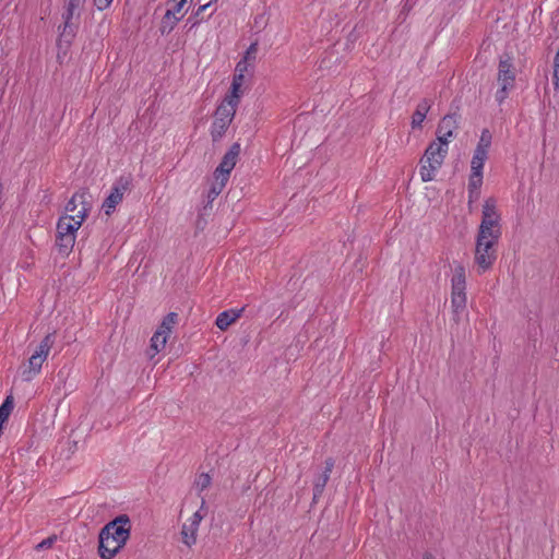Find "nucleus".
Instances as JSON below:
<instances>
[{
  "instance_id": "obj_1",
  "label": "nucleus",
  "mask_w": 559,
  "mask_h": 559,
  "mask_svg": "<svg viewBox=\"0 0 559 559\" xmlns=\"http://www.w3.org/2000/svg\"><path fill=\"white\" fill-rule=\"evenodd\" d=\"M131 520L126 513L106 523L98 533L97 552L102 559H114L131 536Z\"/></svg>"
},
{
  "instance_id": "obj_2",
  "label": "nucleus",
  "mask_w": 559,
  "mask_h": 559,
  "mask_svg": "<svg viewBox=\"0 0 559 559\" xmlns=\"http://www.w3.org/2000/svg\"><path fill=\"white\" fill-rule=\"evenodd\" d=\"M73 215L59 217L56 227V247L62 257H69L75 243V234L80 228V222H74Z\"/></svg>"
},
{
  "instance_id": "obj_3",
  "label": "nucleus",
  "mask_w": 559,
  "mask_h": 559,
  "mask_svg": "<svg viewBox=\"0 0 559 559\" xmlns=\"http://www.w3.org/2000/svg\"><path fill=\"white\" fill-rule=\"evenodd\" d=\"M497 81L500 85V88L496 93V100L498 104H502L508 97V92L512 90L515 84V69L513 66V58L508 52H504L502 56H500Z\"/></svg>"
},
{
  "instance_id": "obj_4",
  "label": "nucleus",
  "mask_w": 559,
  "mask_h": 559,
  "mask_svg": "<svg viewBox=\"0 0 559 559\" xmlns=\"http://www.w3.org/2000/svg\"><path fill=\"white\" fill-rule=\"evenodd\" d=\"M466 276L465 267L457 264L451 280V305L455 314L454 320L459 321V313L466 307Z\"/></svg>"
},
{
  "instance_id": "obj_5",
  "label": "nucleus",
  "mask_w": 559,
  "mask_h": 559,
  "mask_svg": "<svg viewBox=\"0 0 559 559\" xmlns=\"http://www.w3.org/2000/svg\"><path fill=\"white\" fill-rule=\"evenodd\" d=\"M498 242L499 240L491 238H476L475 263L483 272L489 270L497 260Z\"/></svg>"
},
{
  "instance_id": "obj_6",
  "label": "nucleus",
  "mask_w": 559,
  "mask_h": 559,
  "mask_svg": "<svg viewBox=\"0 0 559 559\" xmlns=\"http://www.w3.org/2000/svg\"><path fill=\"white\" fill-rule=\"evenodd\" d=\"M132 175L120 176L114 183L109 195L104 200L102 209L106 215H110L116 206L122 201L126 191L132 188Z\"/></svg>"
},
{
  "instance_id": "obj_7",
  "label": "nucleus",
  "mask_w": 559,
  "mask_h": 559,
  "mask_svg": "<svg viewBox=\"0 0 559 559\" xmlns=\"http://www.w3.org/2000/svg\"><path fill=\"white\" fill-rule=\"evenodd\" d=\"M236 110L228 108L224 103H221L217 106L214 112V121L211 127V138L214 143L218 142L224 136L234 120Z\"/></svg>"
},
{
  "instance_id": "obj_8",
  "label": "nucleus",
  "mask_w": 559,
  "mask_h": 559,
  "mask_svg": "<svg viewBox=\"0 0 559 559\" xmlns=\"http://www.w3.org/2000/svg\"><path fill=\"white\" fill-rule=\"evenodd\" d=\"M240 152V143L235 142L234 144H231V146L224 154L219 165L216 167L214 171V176L216 179H218L219 177L229 179L230 173L237 164Z\"/></svg>"
},
{
  "instance_id": "obj_9",
  "label": "nucleus",
  "mask_w": 559,
  "mask_h": 559,
  "mask_svg": "<svg viewBox=\"0 0 559 559\" xmlns=\"http://www.w3.org/2000/svg\"><path fill=\"white\" fill-rule=\"evenodd\" d=\"M204 507H205V500L202 499L200 510L193 513L189 524L185 523L181 527V540L188 547H191L197 542V532H198L200 522L203 519V515L201 514V510Z\"/></svg>"
},
{
  "instance_id": "obj_10",
  "label": "nucleus",
  "mask_w": 559,
  "mask_h": 559,
  "mask_svg": "<svg viewBox=\"0 0 559 559\" xmlns=\"http://www.w3.org/2000/svg\"><path fill=\"white\" fill-rule=\"evenodd\" d=\"M324 464L325 466L323 472L313 481L312 504H316L322 496L324 488L330 479V475L334 467L335 461L333 457H328Z\"/></svg>"
},
{
  "instance_id": "obj_11",
  "label": "nucleus",
  "mask_w": 559,
  "mask_h": 559,
  "mask_svg": "<svg viewBox=\"0 0 559 559\" xmlns=\"http://www.w3.org/2000/svg\"><path fill=\"white\" fill-rule=\"evenodd\" d=\"M502 235L501 219H481L476 238L499 240Z\"/></svg>"
},
{
  "instance_id": "obj_12",
  "label": "nucleus",
  "mask_w": 559,
  "mask_h": 559,
  "mask_svg": "<svg viewBox=\"0 0 559 559\" xmlns=\"http://www.w3.org/2000/svg\"><path fill=\"white\" fill-rule=\"evenodd\" d=\"M243 311L245 307H241L239 309L225 310L217 316L215 320V325L221 331H226L234 322L237 321V319L241 317Z\"/></svg>"
},
{
  "instance_id": "obj_13",
  "label": "nucleus",
  "mask_w": 559,
  "mask_h": 559,
  "mask_svg": "<svg viewBox=\"0 0 559 559\" xmlns=\"http://www.w3.org/2000/svg\"><path fill=\"white\" fill-rule=\"evenodd\" d=\"M44 358L39 355L33 353V355L28 358L27 365L22 366L21 377L23 381H31L35 374H37L44 362Z\"/></svg>"
},
{
  "instance_id": "obj_14",
  "label": "nucleus",
  "mask_w": 559,
  "mask_h": 559,
  "mask_svg": "<svg viewBox=\"0 0 559 559\" xmlns=\"http://www.w3.org/2000/svg\"><path fill=\"white\" fill-rule=\"evenodd\" d=\"M461 119V115L457 112H452L445 115L439 122L437 127V133L444 132V135L454 136V131L459 128V120Z\"/></svg>"
},
{
  "instance_id": "obj_15",
  "label": "nucleus",
  "mask_w": 559,
  "mask_h": 559,
  "mask_svg": "<svg viewBox=\"0 0 559 559\" xmlns=\"http://www.w3.org/2000/svg\"><path fill=\"white\" fill-rule=\"evenodd\" d=\"M488 158V152L475 148L472 162H471V174L469 177H475L478 180L483 179V168L486 159Z\"/></svg>"
},
{
  "instance_id": "obj_16",
  "label": "nucleus",
  "mask_w": 559,
  "mask_h": 559,
  "mask_svg": "<svg viewBox=\"0 0 559 559\" xmlns=\"http://www.w3.org/2000/svg\"><path fill=\"white\" fill-rule=\"evenodd\" d=\"M431 105H432V100H430L428 98H423L418 103V105L412 116V128L413 129H417V128L420 129L423 127V122L426 119V116H427L428 111L430 110Z\"/></svg>"
},
{
  "instance_id": "obj_17",
  "label": "nucleus",
  "mask_w": 559,
  "mask_h": 559,
  "mask_svg": "<svg viewBox=\"0 0 559 559\" xmlns=\"http://www.w3.org/2000/svg\"><path fill=\"white\" fill-rule=\"evenodd\" d=\"M185 16V14L180 16H174L173 13L166 11L164 16L162 17L160 24H159V33L162 36L169 35L179 21Z\"/></svg>"
},
{
  "instance_id": "obj_18",
  "label": "nucleus",
  "mask_w": 559,
  "mask_h": 559,
  "mask_svg": "<svg viewBox=\"0 0 559 559\" xmlns=\"http://www.w3.org/2000/svg\"><path fill=\"white\" fill-rule=\"evenodd\" d=\"M445 156H447V153L441 152V146L437 145V142H431L427 146L425 154L420 159V163H424V162L435 163V162L441 160V164H442Z\"/></svg>"
},
{
  "instance_id": "obj_19",
  "label": "nucleus",
  "mask_w": 559,
  "mask_h": 559,
  "mask_svg": "<svg viewBox=\"0 0 559 559\" xmlns=\"http://www.w3.org/2000/svg\"><path fill=\"white\" fill-rule=\"evenodd\" d=\"M501 219V214L497 210V200L489 197L485 200L481 210V219Z\"/></svg>"
},
{
  "instance_id": "obj_20",
  "label": "nucleus",
  "mask_w": 559,
  "mask_h": 559,
  "mask_svg": "<svg viewBox=\"0 0 559 559\" xmlns=\"http://www.w3.org/2000/svg\"><path fill=\"white\" fill-rule=\"evenodd\" d=\"M228 179L224 177H219L218 179L215 178V181L212 183L209 192H207V210H212V202L218 197V194L222 192L223 188L227 183Z\"/></svg>"
},
{
  "instance_id": "obj_21",
  "label": "nucleus",
  "mask_w": 559,
  "mask_h": 559,
  "mask_svg": "<svg viewBox=\"0 0 559 559\" xmlns=\"http://www.w3.org/2000/svg\"><path fill=\"white\" fill-rule=\"evenodd\" d=\"M168 335L164 334V330H156L154 335L151 338L150 349L153 352L151 356L153 357L155 354L159 353L167 343Z\"/></svg>"
},
{
  "instance_id": "obj_22",
  "label": "nucleus",
  "mask_w": 559,
  "mask_h": 559,
  "mask_svg": "<svg viewBox=\"0 0 559 559\" xmlns=\"http://www.w3.org/2000/svg\"><path fill=\"white\" fill-rule=\"evenodd\" d=\"M420 177L424 182H429L433 180V173L441 167V160L431 163V162H424L420 163Z\"/></svg>"
},
{
  "instance_id": "obj_23",
  "label": "nucleus",
  "mask_w": 559,
  "mask_h": 559,
  "mask_svg": "<svg viewBox=\"0 0 559 559\" xmlns=\"http://www.w3.org/2000/svg\"><path fill=\"white\" fill-rule=\"evenodd\" d=\"M483 186V179L478 180L475 177H468V185H467V191H468V203L473 204L476 202L480 197V189Z\"/></svg>"
},
{
  "instance_id": "obj_24",
  "label": "nucleus",
  "mask_w": 559,
  "mask_h": 559,
  "mask_svg": "<svg viewBox=\"0 0 559 559\" xmlns=\"http://www.w3.org/2000/svg\"><path fill=\"white\" fill-rule=\"evenodd\" d=\"M55 332L53 333H48L43 340L41 342L39 343V345L37 346V348L35 349V354L36 355H39L41 358H46L47 355H48V352L50 349V347L52 346L53 342H55Z\"/></svg>"
},
{
  "instance_id": "obj_25",
  "label": "nucleus",
  "mask_w": 559,
  "mask_h": 559,
  "mask_svg": "<svg viewBox=\"0 0 559 559\" xmlns=\"http://www.w3.org/2000/svg\"><path fill=\"white\" fill-rule=\"evenodd\" d=\"M78 28L79 26L74 22H63V27L59 33L58 38L73 41L74 37L76 36Z\"/></svg>"
},
{
  "instance_id": "obj_26",
  "label": "nucleus",
  "mask_w": 559,
  "mask_h": 559,
  "mask_svg": "<svg viewBox=\"0 0 559 559\" xmlns=\"http://www.w3.org/2000/svg\"><path fill=\"white\" fill-rule=\"evenodd\" d=\"M178 313L169 312L164 318L157 330H164V334L168 335L171 332L173 325L177 323Z\"/></svg>"
},
{
  "instance_id": "obj_27",
  "label": "nucleus",
  "mask_w": 559,
  "mask_h": 559,
  "mask_svg": "<svg viewBox=\"0 0 559 559\" xmlns=\"http://www.w3.org/2000/svg\"><path fill=\"white\" fill-rule=\"evenodd\" d=\"M80 204H81L82 207H81V210L75 215H73L74 216V221H72V223L80 222V227H81L83 222L88 216V213H90V211L92 209V205H91V203L88 201H86V197L84 199L80 200Z\"/></svg>"
},
{
  "instance_id": "obj_28",
  "label": "nucleus",
  "mask_w": 559,
  "mask_h": 559,
  "mask_svg": "<svg viewBox=\"0 0 559 559\" xmlns=\"http://www.w3.org/2000/svg\"><path fill=\"white\" fill-rule=\"evenodd\" d=\"M72 41L64 39H57V59L60 63L63 62L64 58L68 56Z\"/></svg>"
},
{
  "instance_id": "obj_29",
  "label": "nucleus",
  "mask_w": 559,
  "mask_h": 559,
  "mask_svg": "<svg viewBox=\"0 0 559 559\" xmlns=\"http://www.w3.org/2000/svg\"><path fill=\"white\" fill-rule=\"evenodd\" d=\"M492 141L491 132L488 129H483L476 148L488 152Z\"/></svg>"
},
{
  "instance_id": "obj_30",
  "label": "nucleus",
  "mask_w": 559,
  "mask_h": 559,
  "mask_svg": "<svg viewBox=\"0 0 559 559\" xmlns=\"http://www.w3.org/2000/svg\"><path fill=\"white\" fill-rule=\"evenodd\" d=\"M86 197V192H75L72 198L68 201L67 205H66V211L67 212H71V213H74L76 207H78V203H80V200L81 199H84Z\"/></svg>"
},
{
  "instance_id": "obj_31",
  "label": "nucleus",
  "mask_w": 559,
  "mask_h": 559,
  "mask_svg": "<svg viewBox=\"0 0 559 559\" xmlns=\"http://www.w3.org/2000/svg\"><path fill=\"white\" fill-rule=\"evenodd\" d=\"M211 476L207 473H202L194 481L195 488L201 492L211 485Z\"/></svg>"
},
{
  "instance_id": "obj_32",
  "label": "nucleus",
  "mask_w": 559,
  "mask_h": 559,
  "mask_svg": "<svg viewBox=\"0 0 559 559\" xmlns=\"http://www.w3.org/2000/svg\"><path fill=\"white\" fill-rule=\"evenodd\" d=\"M207 205H204L202 211L199 213L197 222H195V229L197 230H204L205 226L207 225V221L205 218L206 215H209Z\"/></svg>"
},
{
  "instance_id": "obj_33",
  "label": "nucleus",
  "mask_w": 559,
  "mask_h": 559,
  "mask_svg": "<svg viewBox=\"0 0 559 559\" xmlns=\"http://www.w3.org/2000/svg\"><path fill=\"white\" fill-rule=\"evenodd\" d=\"M241 96L233 95L227 93L222 103H224L228 108H233L236 110L238 104L240 103Z\"/></svg>"
},
{
  "instance_id": "obj_34",
  "label": "nucleus",
  "mask_w": 559,
  "mask_h": 559,
  "mask_svg": "<svg viewBox=\"0 0 559 559\" xmlns=\"http://www.w3.org/2000/svg\"><path fill=\"white\" fill-rule=\"evenodd\" d=\"M80 15H81L80 11H76V10L69 8L68 5L64 4V11L62 13L63 22H73V19L74 17L79 19Z\"/></svg>"
},
{
  "instance_id": "obj_35",
  "label": "nucleus",
  "mask_w": 559,
  "mask_h": 559,
  "mask_svg": "<svg viewBox=\"0 0 559 559\" xmlns=\"http://www.w3.org/2000/svg\"><path fill=\"white\" fill-rule=\"evenodd\" d=\"M554 85L555 90L559 92V52L554 58Z\"/></svg>"
},
{
  "instance_id": "obj_36",
  "label": "nucleus",
  "mask_w": 559,
  "mask_h": 559,
  "mask_svg": "<svg viewBox=\"0 0 559 559\" xmlns=\"http://www.w3.org/2000/svg\"><path fill=\"white\" fill-rule=\"evenodd\" d=\"M436 135H437V140H438L437 145L441 146V152L448 153L449 139L451 136L444 135V132H441V133L436 132Z\"/></svg>"
},
{
  "instance_id": "obj_37",
  "label": "nucleus",
  "mask_w": 559,
  "mask_h": 559,
  "mask_svg": "<svg viewBox=\"0 0 559 559\" xmlns=\"http://www.w3.org/2000/svg\"><path fill=\"white\" fill-rule=\"evenodd\" d=\"M257 50H258V44L257 43H252L248 49L246 50L245 52V56L242 59H246L247 62L250 63V61H254L255 60V53H257Z\"/></svg>"
},
{
  "instance_id": "obj_38",
  "label": "nucleus",
  "mask_w": 559,
  "mask_h": 559,
  "mask_svg": "<svg viewBox=\"0 0 559 559\" xmlns=\"http://www.w3.org/2000/svg\"><path fill=\"white\" fill-rule=\"evenodd\" d=\"M57 540V535H51L47 538H45L44 540H41L37 546H36V549L37 550H40V549H46V548H50L55 542Z\"/></svg>"
},
{
  "instance_id": "obj_39",
  "label": "nucleus",
  "mask_w": 559,
  "mask_h": 559,
  "mask_svg": "<svg viewBox=\"0 0 559 559\" xmlns=\"http://www.w3.org/2000/svg\"><path fill=\"white\" fill-rule=\"evenodd\" d=\"M174 2L175 4L173 5V8L168 9L167 11L173 13L174 16H177V14L180 13L181 10L183 9V5L186 4L187 0H177Z\"/></svg>"
},
{
  "instance_id": "obj_40",
  "label": "nucleus",
  "mask_w": 559,
  "mask_h": 559,
  "mask_svg": "<svg viewBox=\"0 0 559 559\" xmlns=\"http://www.w3.org/2000/svg\"><path fill=\"white\" fill-rule=\"evenodd\" d=\"M67 443H68V450H67L66 459H70L71 455L74 454L75 451L78 450V441L68 439Z\"/></svg>"
},
{
  "instance_id": "obj_41",
  "label": "nucleus",
  "mask_w": 559,
  "mask_h": 559,
  "mask_svg": "<svg viewBox=\"0 0 559 559\" xmlns=\"http://www.w3.org/2000/svg\"><path fill=\"white\" fill-rule=\"evenodd\" d=\"M85 1L86 0H67L66 5L76 11H80L84 7Z\"/></svg>"
},
{
  "instance_id": "obj_42",
  "label": "nucleus",
  "mask_w": 559,
  "mask_h": 559,
  "mask_svg": "<svg viewBox=\"0 0 559 559\" xmlns=\"http://www.w3.org/2000/svg\"><path fill=\"white\" fill-rule=\"evenodd\" d=\"M249 64L250 63L247 62L246 59H240L236 64L235 72L245 74L248 70Z\"/></svg>"
},
{
  "instance_id": "obj_43",
  "label": "nucleus",
  "mask_w": 559,
  "mask_h": 559,
  "mask_svg": "<svg viewBox=\"0 0 559 559\" xmlns=\"http://www.w3.org/2000/svg\"><path fill=\"white\" fill-rule=\"evenodd\" d=\"M94 1V5L99 10V11H103L105 9H107L112 0H93Z\"/></svg>"
},
{
  "instance_id": "obj_44",
  "label": "nucleus",
  "mask_w": 559,
  "mask_h": 559,
  "mask_svg": "<svg viewBox=\"0 0 559 559\" xmlns=\"http://www.w3.org/2000/svg\"><path fill=\"white\" fill-rule=\"evenodd\" d=\"M243 80H245V74L243 73L235 72V74L233 76V80H231V83L242 86Z\"/></svg>"
},
{
  "instance_id": "obj_45",
  "label": "nucleus",
  "mask_w": 559,
  "mask_h": 559,
  "mask_svg": "<svg viewBox=\"0 0 559 559\" xmlns=\"http://www.w3.org/2000/svg\"><path fill=\"white\" fill-rule=\"evenodd\" d=\"M227 93L241 96L242 95L241 86L231 83Z\"/></svg>"
},
{
  "instance_id": "obj_46",
  "label": "nucleus",
  "mask_w": 559,
  "mask_h": 559,
  "mask_svg": "<svg viewBox=\"0 0 559 559\" xmlns=\"http://www.w3.org/2000/svg\"><path fill=\"white\" fill-rule=\"evenodd\" d=\"M412 3H411V0H406L403 8H402V11L401 13H408L411 10H412Z\"/></svg>"
},
{
  "instance_id": "obj_47",
  "label": "nucleus",
  "mask_w": 559,
  "mask_h": 559,
  "mask_svg": "<svg viewBox=\"0 0 559 559\" xmlns=\"http://www.w3.org/2000/svg\"><path fill=\"white\" fill-rule=\"evenodd\" d=\"M3 190H4L3 185L0 182V210L2 209L3 203H4V201H3Z\"/></svg>"
},
{
  "instance_id": "obj_48",
  "label": "nucleus",
  "mask_w": 559,
  "mask_h": 559,
  "mask_svg": "<svg viewBox=\"0 0 559 559\" xmlns=\"http://www.w3.org/2000/svg\"><path fill=\"white\" fill-rule=\"evenodd\" d=\"M116 545V542H112V538H109L108 548H112Z\"/></svg>"
},
{
  "instance_id": "obj_49",
  "label": "nucleus",
  "mask_w": 559,
  "mask_h": 559,
  "mask_svg": "<svg viewBox=\"0 0 559 559\" xmlns=\"http://www.w3.org/2000/svg\"><path fill=\"white\" fill-rule=\"evenodd\" d=\"M424 559H435L431 555H426Z\"/></svg>"
},
{
  "instance_id": "obj_50",
  "label": "nucleus",
  "mask_w": 559,
  "mask_h": 559,
  "mask_svg": "<svg viewBox=\"0 0 559 559\" xmlns=\"http://www.w3.org/2000/svg\"><path fill=\"white\" fill-rule=\"evenodd\" d=\"M467 206H468L469 212H472V211H473V204H469V203L467 202Z\"/></svg>"
},
{
  "instance_id": "obj_51",
  "label": "nucleus",
  "mask_w": 559,
  "mask_h": 559,
  "mask_svg": "<svg viewBox=\"0 0 559 559\" xmlns=\"http://www.w3.org/2000/svg\"><path fill=\"white\" fill-rule=\"evenodd\" d=\"M214 12H215V9H214V10H212V12H210L209 17H211V16L213 15V13H214Z\"/></svg>"
},
{
  "instance_id": "obj_52",
  "label": "nucleus",
  "mask_w": 559,
  "mask_h": 559,
  "mask_svg": "<svg viewBox=\"0 0 559 559\" xmlns=\"http://www.w3.org/2000/svg\"><path fill=\"white\" fill-rule=\"evenodd\" d=\"M557 52H559V48H558V51H557Z\"/></svg>"
}]
</instances>
